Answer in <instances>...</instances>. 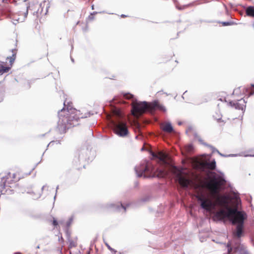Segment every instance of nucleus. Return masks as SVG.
<instances>
[{"label":"nucleus","instance_id":"obj_13","mask_svg":"<svg viewBox=\"0 0 254 254\" xmlns=\"http://www.w3.org/2000/svg\"><path fill=\"white\" fill-rule=\"evenodd\" d=\"M160 127L161 128L166 132L171 133L173 131V127L169 123L162 124Z\"/></svg>","mask_w":254,"mask_h":254},{"label":"nucleus","instance_id":"obj_31","mask_svg":"<svg viewBox=\"0 0 254 254\" xmlns=\"http://www.w3.org/2000/svg\"><path fill=\"white\" fill-rule=\"evenodd\" d=\"M4 0H0V4L1 3L3 2H4Z\"/></svg>","mask_w":254,"mask_h":254},{"label":"nucleus","instance_id":"obj_24","mask_svg":"<svg viewBox=\"0 0 254 254\" xmlns=\"http://www.w3.org/2000/svg\"><path fill=\"white\" fill-rule=\"evenodd\" d=\"M110 206L111 207H112V208H115L116 209H117V210L119 209H120V205H116L114 204H112L110 205Z\"/></svg>","mask_w":254,"mask_h":254},{"label":"nucleus","instance_id":"obj_4","mask_svg":"<svg viewBox=\"0 0 254 254\" xmlns=\"http://www.w3.org/2000/svg\"><path fill=\"white\" fill-rule=\"evenodd\" d=\"M112 123L114 132L118 136L125 137L128 134L127 123L122 121H112Z\"/></svg>","mask_w":254,"mask_h":254},{"label":"nucleus","instance_id":"obj_30","mask_svg":"<svg viewBox=\"0 0 254 254\" xmlns=\"http://www.w3.org/2000/svg\"><path fill=\"white\" fill-rule=\"evenodd\" d=\"M231 250H232V249H231V248H230V249H228V253H229V254H230V252H231Z\"/></svg>","mask_w":254,"mask_h":254},{"label":"nucleus","instance_id":"obj_33","mask_svg":"<svg viewBox=\"0 0 254 254\" xmlns=\"http://www.w3.org/2000/svg\"><path fill=\"white\" fill-rule=\"evenodd\" d=\"M173 168L174 170H177V168L176 167H174Z\"/></svg>","mask_w":254,"mask_h":254},{"label":"nucleus","instance_id":"obj_26","mask_svg":"<svg viewBox=\"0 0 254 254\" xmlns=\"http://www.w3.org/2000/svg\"><path fill=\"white\" fill-rule=\"evenodd\" d=\"M2 66H5L3 64V63L0 62V68H2Z\"/></svg>","mask_w":254,"mask_h":254},{"label":"nucleus","instance_id":"obj_32","mask_svg":"<svg viewBox=\"0 0 254 254\" xmlns=\"http://www.w3.org/2000/svg\"><path fill=\"white\" fill-rule=\"evenodd\" d=\"M66 124H67V123H66V124H65V123H64V125H65V126H65V127H65V128H68L67 127H66Z\"/></svg>","mask_w":254,"mask_h":254},{"label":"nucleus","instance_id":"obj_5","mask_svg":"<svg viewBox=\"0 0 254 254\" xmlns=\"http://www.w3.org/2000/svg\"><path fill=\"white\" fill-rule=\"evenodd\" d=\"M241 87H239L235 88L233 93V95H240V99L237 101H231L229 102V105L236 109L243 110L246 107V102L242 98L243 95L241 94Z\"/></svg>","mask_w":254,"mask_h":254},{"label":"nucleus","instance_id":"obj_27","mask_svg":"<svg viewBox=\"0 0 254 254\" xmlns=\"http://www.w3.org/2000/svg\"><path fill=\"white\" fill-rule=\"evenodd\" d=\"M121 17H122V18H125V17H128V15H125V14H122L121 15Z\"/></svg>","mask_w":254,"mask_h":254},{"label":"nucleus","instance_id":"obj_17","mask_svg":"<svg viewBox=\"0 0 254 254\" xmlns=\"http://www.w3.org/2000/svg\"><path fill=\"white\" fill-rule=\"evenodd\" d=\"M206 166L207 168L210 170H214L216 167V163L214 161L211 162L207 163Z\"/></svg>","mask_w":254,"mask_h":254},{"label":"nucleus","instance_id":"obj_8","mask_svg":"<svg viewBox=\"0 0 254 254\" xmlns=\"http://www.w3.org/2000/svg\"><path fill=\"white\" fill-rule=\"evenodd\" d=\"M73 217L71 216L67 221L66 224V234L68 242L69 243L68 247L69 249L75 247L77 245V238L76 237L72 238L71 237V231L69 229L70 225L73 222Z\"/></svg>","mask_w":254,"mask_h":254},{"label":"nucleus","instance_id":"obj_7","mask_svg":"<svg viewBox=\"0 0 254 254\" xmlns=\"http://www.w3.org/2000/svg\"><path fill=\"white\" fill-rule=\"evenodd\" d=\"M20 179V176L18 173H9L7 176L1 179L0 186L1 188L5 189L9 187V185L13 182H17Z\"/></svg>","mask_w":254,"mask_h":254},{"label":"nucleus","instance_id":"obj_11","mask_svg":"<svg viewBox=\"0 0 254 254\" xmlns=\"http://www.w3.org/2000/svg\"><path fill=\"white\" fill-rule=\"evenodd\" d=\"M152 156L155 158L159 159L163 164H166L167 163L168 155L163 152L159 151L157 153H153Z\"/></svg>","mask_w":254,"mask_h":254},{"label":"nucleus","instance_id":"obj_10","mask_svg":"<svg viewBox=\"0 0 254 254\" xmlns=\"http://www.w3.org/2000/svg\"><path fill=\"white\" fill-rule=\"evenodd\" d=\"M12 56L7 58V60H9L10 66H2V68H0V74H2L4 73L8 72V71L10 69L11 66H12V65L16 58L17 50L16 49H12Z\"/></svg>","mask_w":254,"mask_h":254},{"label":"nucleus","instance_id":"obj_18","mask_svg":"<svg viewBox=\"0 0 254 254\" xmlns=\"http://www.w3.org/2000/svg\"><path fill=\"white\" fill-rule=\"evenodd\" d=\"M185 149L187 153H191L193 150V147L192 144H188L185 146Z\"/></svg>","mask_w":254,"mask_h":254},{"label":"nucleus","instance_id":"obj_29","mask_svg":"<svg viewBox=\"0 0 254 254\" xmlns=\"http://www.w3.org/2000/svg\"><path fill=\"white\" fill-rule=\"evenodd\" d=\"M215 119H216L218 122H219V121L221 120V119L220 118H216V117H215Z\"/></svg>","mask_w":254,"mask_h":254},{"label":"nucleus","instance_id":"obj_20","mask_svg":"<svg viewBox=\"0 0 254 254\" xmlns=\"http://www.w3.org/2000/svg\"><path fill=\"white\" fill-rule=\"evenodd\" d=\"M221 24L223 26H229V25H232L235 24V23L233 21H229V22H221Z\"/></svg>","mask_w":254,"mask_h":254},{"label":"nucleus","instance_id":"obj_16","mask_svg":"<svg viewBox=\"0 0 254 254\" xmlns=\"http://www.w3.org/2000/svg\"><path fill=\"white\" fill-rule=\"evenodd\" d=\"M167 173L165 170H157L155 173V175L158 177L163 178L166 176Z\"/></svg>","mask_w":254,"mask_h":254},{"label":"nucleus","instance_id":"obj_12","mask_svg":"<svg viewBox=\"0 0 254 254\" xmlns=\"http://www.w3.org/2000/svg\"><path fill=\"white\" fill-rule=\"evenodd\" d=\"M244 225H237L236 229L233 232V235L234 237L238 238L242 236L243 233Z\"/></svg>","mask_w":254,"mask_h":254},{"label":"nucleus","instance_id":"obj_2","mask_svg":"<svg viewBox=\"0 0 254 254\" xmlns=\"http://www.w3.org/2000/svg\"><path fill=\"white\" fill-rule=\"evenodd\" d=\"M64 118L67 124L66 127L70 128L77 124L80 118H82L80 111L73 108L72 103L64 104Z\"/></svg>","mask_w":254,"mask_h":254},{"label":"nucleus","instance_id":"obj_3","mask_svg":"<svg viewBox=\"0 0 254 254\" xmlns=\"http://www.w3.org/2000/svg\"><path fill=\"white\" fill-rule=\"evenodd\" d=\"M132 114L136 117L138 118L143 114L146 110L152 111L155 110L156 104L153 103H147L146 102H141L133 101L132 104Z\"/></svg>","mask_w":254,"mask_h":254},{"label":"nucleus","instance_id":"obj_22","mask_svg":"<svg viewBox=\"0 0 254 254\" xmlns=\"http://www.w3.org/2000/svg\"><path fill=\"white\" fill-rule=\"evenodd\" d=\"M94 19V14L91 13L90 15H89L88 17V20L89 21H93Z\"/></svg>","mask_w":254,"mask_h":254},{"label":"nucleus","instance_id":"obj_15","mask_svg":"<svg viewBox=\"0 0 254 254\" xmlns=\"http://www.w3.org/2000/svg\"><path fill=\"white\" fill-rule=\"evenodd\" d=\"M246 11L248 16L254 17V6H250L248 7Z\"/></svg>","mask_w":254,"mask_h":254},{"label":"nucleus","instance_id":"obj_14","mask_svg":"<svg viewBox=\"0 0 254 254\" xmlns=\"http://www.w3.org/2000/svg\"><path fill=\"white\" fill-rule=\"evenodd\" d=\"M242 89L244 94H247L249 96L254 94V84H252L250 88H243Z\"/></svg>","mask_w":254,"mask_h":254},{"label":"nucleus","instance_id":"obj_23","mask_svg":"<svg viewBox=\"0 0 254 254\" xmlns=\"http://www.w3.org/2000/svg\"><path fill=\"white\" fill-rule=\"evenodd\" d=\"M52 224L54 226H57L58 225V223L57 221L55 219L53 218L52 220H51Z\"/></svg>","mask_w":254,"mask_h":254},{"label":"nucleus","instance_id":"obj_6","mask_svg":"<svg viewBox=\"0 0 254 254\" xmlns=\"http://www.w3.org/2000/svg\"><path fill=\"white\" fill-rule=\"evenodd\" d=\"M29 6L26 1H23L18 4L16 6V12L14 17L16 15L19 16L16 20L19 22H22L26 17L28 12V8Z\"/></svg>","mask_w":254,"mask_h":254},{"label":"nucleus","instance_id":"obj_9","mask_svg":"<svg viewBox=\"0 0 254 254\" xmlns=\"http://www.w3.org/2000/svg\"><path fill=\"white\" fill-rule=\"evenodd\" d=\"M177 178L179 184L182 188H188L191 183V180L183 176L181 172L177 174Z\"/></svg>","mask_w":254,"mask_h":254},{"label":"nucleus","instance_id":"obj_19","mask_svg":"<svg viewBox=\"0 0 254 254\" xmlns=\"http://www.w3.org/2000/svg\"><path fill=\"white\" fill-rule=\"evenodd\" d=\"M113 113L119 119L122 118V115L121 111L119 109H115L113 111Z\"/></svg>","mask_w":254,"mask_h":254},{"label":"nucleus","instance_id":"obj_28","mask_svg":"<svg viewBox=\"0 0 254 254\" xmlns=\"http://www.w3.org/2000/svg\"><path fill=\"white\" fill-rule=\"evenodd\" d=\"M148 166H146L144 168V172H145V171H147V170H148Z\"/></svg>","mask_w":254,"mask_h":254},{"label":"nucleus","instance_id":"obj_1","mask_svg":"<svg viewBox=\"0 0 254 254\" xmlns=\"http://www.w3.org/2000/svg\"><path fill=\"white\" fill-rule=\"evenodd\" d=\"M226 180L221 176L215 175L209 178L206 183V188L210 190L212 196L216 198V203L212 200L201 194L196 196L198 201H200V206L208 212H211L214 208L216 204L224 208L216 212L214 218L222 220L225 218L232 219L233 224L244 225L246 214L242 211H238L237 208H232L230 206V198L225 195H219L222 188L226 185Z\"/></svg>","mask_w":254,"mask_h":254},{"label":"nucleus","instance_id":"obj_21","mask_svg":"<svg viewBox=\"0 0 254 254\" xmlns=\"http://www.w3.org/2000/svg\"><path fill=\"white\" fill-rule=\"evenodd\" d=\"M124 97L127 99H130L133 98V96L130 93H126L124 95Z\"/></svg>","mask_w":254,"mask_h":254},{"label":"nucleus","instance_id":"obj_25","mask_svg":"<svg viewBox=\"0 0 254 254\" xmlns=\"http://www.w3.org/2000/svg\"><path fill=\"white\" fill-rule=\"evenodd\" d=\"M120 206L124 209V212H126V208L122 203L120 204Z\"/></svg>","mask_w":254,"mask_h":254}]
</instances>
